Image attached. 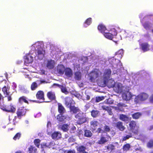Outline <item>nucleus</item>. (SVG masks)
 <instances>
[{
	"mask_svg": "<svg viewBox=\"0 0 153 153\" xmlns=\"http://www.w3.org/2000/svg\"><path fill=\"white\" fill-rule=\"evenodd\" d=\"M150 100L151 102H153V94L150 97Z\"/></svg>",
	"mask_w": 153,
	"mask_h": 153,
	"instance_id": "62",
	"label": "nucleus"
},
{
	"mask_svg": "<svg viewBox=\"0 0 153 153\" xmlns=\"http://www.w3.org/2000/svg\"><path fill=\"white\" fill-rule=\"evenodd\" d=\"M26 112V110L24 107H21L18 109L16 113L18 117L20 118L22 116L25 114Z\"/></svg>",
	"mask_w": 153,
	"mask_h": 153,
	"instance_id": "7",
	"label": "nucleus"
},
{
	"mask_svg": "<svg viewBox=\"0 0 153 153\" xmlns=\"http://www.w3.org/2000/svg\"><path fill=\"white\" fill-rule=\"evenodd\" d=\"M40 142L41 140L39 139H36L33 141L34 145L38 148L39 147Z\"/></svg>",
	"mask_w": 153,
	"mask_h": 153,
	"instance_id": "44",
	"label": "nucleus"
},
{
	"mask_svg": "<svg viewBox=\"0 0 153 153\" xmlns=\"http://www.w3.org/2000/svg\"><path fill=\"white\" fill-rule=\"evenodd\" d=\"M117 107H116V109L122 111L124 110L123 107L127 106V105L125 103L122 102L118 103L117 104Z\"/></svg>",
	"mask_w": 153,
	"mask_h": 153,
	"instance_id": "25",
	"label": "nucleus"
},
{
	"mask_svg": "<svg viewBox=\"0 0 153 153\" xmlns=\"http://www.w3.org/2000/svg\"><path fill=\"white\" fill-rule=\"evenodd\" d=\"M4 98V97H3L1 94L0 93V101H1V100H3Z\"/></svg>",
	"mask_w": 153,
	"mask_h": 153,
	"instance_id": "60",
	"label": "nucleus"
},
{
	"mask_svg": "<svg viewBox=\"0 0 153 153\" xmlns=\"http://www.w3.org/2000/svg\"><path fill=\"white\" fill-rule=\"evenodd\" d=\"M113 33H111L109 32L105 33H103V35L106 38L111 40H112L114 36L117 35V33L115 30H113Z\"/></svg>",
	"mask_w": 153,
	"mask_h": 153,
	"instance_id": "11",
	"label": "nucleus"
},
{
	"mask_svg": "<svg viewBox=\"0 0 153 153\" xmlns=\"http://www.w3.org/2000/svg\"><path fill=\"white\" fill-rule=\"evenodd\" d=\"M102 108L104 110L107 111L109 115H111L112 114L111 108L109 107L105 106V105L102 106Z\"/></svg>",
	"mask_w": 153,
	"mask_h": 153,
	"instance_id": "36",
	"label": "nucleus"
},
{
	"mask_svg": "<svg viewBox=\"0 0 153 153\" xmlns=\"http://www.w3.org/2000/svg\"><path fill=\"white\" fill-rule=\"evenodd\" d=\"M86 149V148L83 146H80L76 149L77 151L78 152H79L80 153L82 152V153L84 152Z\"/></svg>",
	"mask_w": 153,
	"mask_h": 153,
	"instance_id": "38",
	"label": "nucleus"
},
{
	"mask_svg": "<svg viewBox=\"0 0 153 153\" xmlns=\"http://www.w3.org/2000/svg\"><path fill=\"white\" fill-rule=\"evenodd\" d=\"M147 146L148 148L153 147V140H150L147 144Z\"/></svg>",
	"mask_w": 153,
	"mask_h": 153,
	"instance_id": "49",
	"label": "nucleus"
},
{
	"mask_svg": "<svg viewBox=\"0 0 153 153\" xmlns=\"http://www.w3.org/2000/svg\"><path fill=\"white\" fill-rule=\"evenodd\" d=\"M111 71L110 69H108L107 70H105V72L104 73V75L105 76V77H108L111 75Z\"/></svg>",
	"mask_w": 153,
	"mask_h": 153,
	"instance_id": "46",
	"label": "nucleus"
},
{
	"mask_svg": "<svg viewBox=\"0 0 153 153\" xmlns=\"http://www.w3.org/2000/svg\"><path fill=\"white\" fill-rule=\"evenodd\" d=\"M65 75L69 77H70L72 76L73 74L71 68H67L65 70Z\"/></svg>",
	"mask_w": 153,
	"mask_h": 153,
	"instance_id": "29",
	"label": "nucleus"
},
{
	"mask_svg": "<svg viewBox=\"0 0 153 153\" xmlns=\"http://www.w3.org/2000/svg\"><path fill=\"white\" fill-rule=\"evenodd\" d=\"M74 78L76 80H79L81 79V74L80 72L77 71L74 73Z\"/></svg>",
	"mask_w": 153,
	"mask_h": 153,
	"instance_id": "33",
	"label": "nucleus"
},
{
	"mask_svg": "<svg viewBox=\"0 0 153 153\" xmlns=\"http://www.w3.org/2000/svg\"><path fill=\"white\" fill-rule=\"evenodd\" d=\"M38 87L37 83L35 82H33L31 85V89L32 90H35Z\"/></svg>",
	"mask_w": 153,
	"mask_h": 153,
	"instance_id": "48",
	"label": "nucleus"
},
{
	"mask_svg": "<svg viewBox=\"0 0 153 153\" xmlns=\"http://www.w3.org/2000/svg\"><path fill=\"white\" fill-rule=\"evenodd\" d=\"M76 129V128L74 126L71 128V130H72L73 131H74Z\"/></svg>",
	"mask_w": 153,
	"mask_h": 153,
	"instance_id": "64",
	"label": "nucleus"
},
{
	"mask_svg": "<svg viewBox=\"0 0 153 153\" xmlns=\"http://www.w3.org/2000/svg\"><path fill=\"white\" fill-rule=\"evenodd\" d=\"M36 150V149L32 145L30 146L28 148V151L29 153H35Z\"/></svg>",
	"mask_w": 153,
	"mask_h": 153,
	"instance_id": "43",
	"label": "nucleus"
},
{
	"mask_svg": "<svg viewBox=\"0 0 153 153\" xmlns=\"http://www.w3.org/2000/svg\"><path fill=\"white\" fill-rule=\"evenodd\" d=\"M105 148L108 151H110L111 152L115 149V146L112 144H109L108 145L105 146Z\"/></svg>",
	"mask_w": 153,
	"mask_h": 153,
	"instance_id": "34",
	"label": "nucleus"
},
{
	"mask_svg": "<svg viewBox=\"0 0 153 153\" xmlns=\"http://www.w3.org/2000/svg\"><path fill=\"white\" fill-rule=\"evenodd\" d=\"M53 85H56L58 87H59V88H60V87H61V85H60L57 84V83H54Z\"/></svg>",
	"mask_w": 153,
	"mask_h": 153,
	"instance_id": "63",
	"label": "nucleus"
},
{
	"mask_svg": "<svg viewBox=\"0 0 153 153\" xmlns=\"http://www.w3.org/2000/svg\"><path fill=\"white\" fill-rule=\"evenodd\" d=\"M48 98L51 100H55L56 99V97L55 92L51 91H48L47 94Z\"/></svg>",
	"mask_w": 153,
	"mask_h": 153,
	"instance_id": "14",
	"label": "nucleus"
},
{
	"mask_svg": "<svg viewBox=\"0 0 153 153\" xmlns=\"http://www.w3.org/2000/svg\"><path fill=\"white\" fill-rule=\"evenodd\" d=\"M106 102L108 104H112L113 103V102L112 101L110 100L109 99H108L106 101Z\"/></svg>",
	"mask_w": 153,
	"mask_h": 153,
	"instance_id": "58",
	"label": "nucleus"
},
{
	"mask_svg": "<svg viewBox=\"0 0 153 153\" xmlns=\"http://www.w3.org/2000/svg\"><path fill=\"white\" fill-rule=\"evenodd\" d=\"M140 101H144L147 99L148 98V95L144 93H141L139 95Z\"/></svg>",
	"mask_w": 153,
	"mask_h": 153,
	"instance_id": "24",
	"label": "nucleus"
},
{
	"mask_svg": "<svg viewBox=\"0 0 153 153\" xmlns=\"http://www.w3.org/2000/svg\"><path fill=\"white\" fill-rule=\"evenodd\" d=\"M7 88H8L6 86H4L2 88V91L4 94L5 95V97H6L7 96L9 95L10 94V92L7 91Z\"/></svg>",
	"mask_w": 153,
	"mask_h": 153,
	"instance_id": "35",
	"label": "nucleus"
},
{
	"mask_svg": "<svg viewBox=\"0 0 153 153\" xmlns=\"http://www.w3.org/2000/svg\"><path fill=\"white\" fill-rule=\"evenodd\" d=\"M132 96L130 92L126 91L123 92L122 94V97L123 100L128 101L130 100Z\"/></svg>",
	"mask_w": 153,
	"mask_h": 153,
	"instance_id": "8",
	"label": "nucleus"
},
{
	"mask_svg": "<svg viewBox=\"0 0 153 153\" xmlns=\"http://www.w3.org/2000/svg\"><path fill=\"white\" fill-rule=\"evenodd\" d=\"M84 135L85 137H91L92 135L91 131L88 130H85L84 131Z\"/></svg>",
	"mask_w": 153,
	"mask_h": 153,
	"instance_id": "40",
	"label": "nucleus"
},
{
	"mask_svg": "<svg viewBox=\"0 0 153 153\" xmlns=\"http://www.w3.org/2000/svg\"><path fill=\"white\" fill-rule=\"evenodd\" d=\"M60 88L62 93L65 94H68L69 92L67 91V88L65 86L62 85L61 87H60Z\"/></svg>",
	"mask_w": 153,
	"mask_h": 153,
	"instance_id": "39",
	"label": "nucleus"
},
{
	"mask_svg": "<svg viewBox=\"0 0 153 153\" xmlns=\"http://www.w3.org/2000/svg\"><path fill=\"white\" fill-rule=\"evenodd\" d=\"M107 79V77H104L102 79L99 80L98 81V84L99 85L102 87L106 86Z\"/></svg>",
	"mask_w": 153,
	"mask_h": 153,
	"instance_id": "15",
	"label": "nucleus"
},
{
	"mask_svg": "<svg viewBox=\"0 0 153 153\" xmlns=\"http://www.w3.org/2000/svg\"><path fill=\"white\" fill-rule=\"evenodd\" d=\"M104 131L105 132H109L110 131L111 129L109 126L107 125H105L104 126Z\"/></svg>",
	"mask_w": 153,
	"mask_h": 153,
	"instance_id": "52",
	"label": "nucleus"
},
{
	"mask_svg": "<svg viewBox=\"0 0 153 153\" xmlns=\"http://www.w3.org/2000/svg\"><path fill=\"white\" fill-rule=\"evenodd\" d=\"M115 127L120 131H122L125 129V127L123 125V123L120 121H118L116 123Z\"/></svg>",
	"mask_w": 153,
	"mask_h": 153,
	"instance_id": "17",
	"label": "nucleus"
},
{
	"mask_svg": "<svg viewBox=\"0 0 153 153\" xmlns=\"http://www.w3.org/2000/svg\"><path fill=\"white\" fill-rule=\"evenodd\" d=\"M131 146L129 143H126L124 145L123 147V150L125 152L129 151L131 148Z\"/></svg>",
	"mask_w": 153,
	"mask_h": 153,
	"instance_id": "37",
	"label": "nucleus"
},
{
	"mask_svg": "<svg viewBox=\"0 0 153 153\" xmlns=\"http://www.w3.org/2000/svg\"><path fill=\"white\" fill-rule=\"evenodd\" d=\"M75 117L77 119L76 123L79 125L85 123L87 120V118L84 115L83 113H79L75 115Z\"/></svg>",
	"mask_w": 153,
	"mask_h": 153,
	"instance_id": "5",
	"label": "nucleus"
},
{
	"mask_svg": "<svg viewBox=\"0 0 153 153\" xmlns=\"http://www.w3.org/2000/svg\"><path fill=\"white\" fill-rule=\"evenodd\" d=\"M58 111L61 114H63L65 111L64 107L60 103L58 104Z\"/></svg>",
	"mask_w": 153,
	"mask_h": 153,
	"instance_id": "22",
	"label": "nucleus"
},
{
	"mask_svg": "<svg viewBox=\"0 0 153 153\" xmlns=\"http://www.w3.org/2000/svg\"><path fill=\"white\" fill-rule=\"evenodd\" d=\"M98 30L102 33H104L107 29L106 27L104 25L100 24L98 25L97 27Z\"/></svg>",
	"mask_w": 153,
	"mask_h": 153,
	"instance_id": "26",
	"label": "nucleus"
},
{
	"mask_svg": "<svg viewBox=\"0 0 153 153\" xmlns=\"http://www.w3.org/2000/svg\"><path fill=\"white\" fill-rule=\"evenodd\" d=\"M132 118L135 120H137L139 119L140 117L142 115V114L141 112H137L135 113L132 115Z\"/></svg>",
	"mask_w": 153,
	"mask_h": 153,
	"instance_id": "31",
	"label": "nucleus"
},
{
	"mask_svg": "<svg viewBox=\"0 0 153 153\" xmlns=\"http://www.w3.org/2000/svg\"><path fill=\"white\" fill-rule=\"evenodd\" d=\"M92 22V19L91 18H89L87 19L85 22V23L89 25H90Z\"/></svg>",
	"mask_w": 153,
	"mask_h": 153,
	"instance_id": "53",
	"label": "nucleus"
},
{
	"mask_svg": "<svg viewBox=\"0 0 153 153\" xmlns=\"http://www.w3.org/2000/svg\"><path fill=\"white\" fill-rule=\"evenodd\" d=\"M140 100L139 95L137 97H136L134 99V102L136 103H138Z\"/></svg>",
	"mask_w": 153,
	"mask_h": 153,
	"instance_id": "55",
	"label": "nucleus"
},
{
	"mask_svg": "<svg viewBox=\"0 0 153 153\" xmlns=\"http://www.w3.org/2000/svg\"><path fill=\"white\" fill-rule=\"evenodd\" d=\"M109 138H110V137L109 135L107 136V137L101 136L100 140L98 141L97 143L100 145L104 144L108 141Z\"/></svg>",
	"mask_w": 153,
	"mask_h": 153,
	"instance_id": "10",
	"label": "nucleus"
},
{
	"mask_svg": "<svg viewBox=\"0 0 153 153\" xmlns=\"http://www.w3.org/2000/svg\"><path fill=\"white\" fill-rule=\"evenodd\" d=\"M24 58V63L25 65L31 63L33 60V57L30 54H26Z\"/></svg>",
	"mask_w": 153,
	"mask_h": 153,
	"instance_id": "9",
	"label": "nucleus"
},
{
	"mask_svg": "<svg viewBox=\"0 0 153 153\" xmlns=\"http://www.w3.org/2000/svg\"><path fill=\"white\" fill-rule=\"evenodd\" d=\"M68 107L70 108V111L74 114H76L80 111L78 107H76L74 106L71 105Z\"/></svg>",
	"mask_w": 153,
	"mask_h": 153,
	"instance_id": "28",
	"label": "nucleus"
},
{
	"mask_svg": "<svg viewBox=\"0 0 153 153\" xmlns=\"http://www.w3.org/2000/svg\"><path fill=\"white\" fill-rule=\"evenodd\" d=\"M0 107L3 111L7 112L13 113L15 112L16 111V108L12 103H10L9 105H1Z\"/></svg>",
	"mask_w": 153,
	"mask_h": 153,
	"instance_id": "3",
	"label": "nucleus"
},
{
	"mask_svg": "<svg viewBox=\"0 0 153 153\" xmlns=\"http://www.w3.org/2000/svg\"><path fill=\"white\" fill-rule=\"evenodd\" d=\"M55 61L54 60L50 59L47 61L46 63V67L50 69H52L54 67Z\"/></svg>",
	"mask_w": 153,
	"mask_h": 153,
	"instance_id": "13",
	"label": "nucleus"
},
{
	"mask_svg": "<svg viewBox=\"0 0 153 153\" xmlns=\"http://www.w3.org/2000/svg\"><path fill=\"white\" fill-rule=\"evenodd\" d=\"M66 117L63 114H59L57 116V119L60 122H64Z\"/></svg>",
	"mask_w": 153,
	"mask_h": 153,
	"instance_id": "30",
	"label": "nucleus"
},
{
	"mask_svg": "<svg viewBox=\"0 0 153 153\" xmlns=\"http://www.w3.org/2000/svg\"><path fill=\"white\" fill-rule=\"evenodd\" d=\"M97 132L98 133H103L104 131L103 130L100 128H98Z\"/></svg>",
	"mask_w": 153,
	"mask_h": 153,
	"instance_id": "56",
	"label": "nucleus"
},
{
	"mask_svg": "<svg viewBox=\"0 0 153 153\" xmlns=\"http://www.w3.org/2000/svg\"><path fill=\"white\" fill-rule=\"evenodd\" d=\"M131 137H132V134L131 133H129L128 134L123 137L122 140L123 141H124Z\"/></svg>",
	"mask_w": 153,
	"mask_h": 153,
	"instance_id": "45",
	"label": "nucleus"
},
{
	"mask_svg": "<svg viewBox=\"0 0 153 153\" xmlns=\"http://www.w3.org/2000/svg\"><path fill=\"white\" fill-rule=\"evenodd\" d=\"M129 126V130L133 133L135 134H137L139 132V127L137 125L135 121L132 120L128 124Z\"/></svg>",
	"mask_w": 153,
	"mask_h": 153,
	"instance_id": "2",
	"label": "nucleus"
},
{
	"mask_svg": "<svg viewBox=\"0 0 153 153\" xmlns=\"http://www.w3.org/2000/svg\"><path fill=\"white\" fill-rule=\"evenodd\" d=\"M90 124L91 127L95 128L98 126L99 123L97 121L93 120L91 121Z\"/></svg>",
	"mask_w": 153,
	"mask_h": 153,
	"instance_id": "41",
	"label": "nucleus"
},
{
	"mask_svg": "<svg viewBox=\"0 0 153 153\" xmlns=\"http://www.w3.org/2000/svg\"><path fill=\"white\" fill-rule=\"evenodd\" d=\"M11 95H9L7 96V100L8 101H10L12 100V98L11 97Z\"/></svg>",
	"mask_w": 153,
	"mask_h": 153,
	"instance_id": "57",
	"label": "nucleus"
},
{
	"mask_svg": "<svg viewBox=\"0 0 153 153\" xmlns=\"http://www.w3.org/2000/svg\"><path fill=\"white\" fill-rule=\"evenodd\" d=\"M143 25L144 28L146 30L149 29V25L148 23L147 22L144 23V24H143Z\"/></svg>",
	"mask_w": 153,
	"mask_h": 153,
	"instance_id": "54",
	"label": "nucleus"
},
{
	"mask_svg": "<svg viewBox=\"0 0 153 153\" xmlns=\"http://www.w3.org/2000/svg\"><path fill=\"white\" fill-rule=\"evenodd\" d=\"M68 125L67 124H64L61 126V129L64 131L66 132L68 131Z\"/></svg>",
	"mask_w": 153,
	"mask_h": 153,
	"instance_id": "47",
	"label": "nucleus"
},
{
	"mask_svg": "<svg viewBox=\"0 0 153 153\" xmlns=\"http://www.w3.org/2000/svg\"><path fill=\"white\" fill-rule=\"evenodd\" d=\"M153 129V125H152L150 126L148 128V130L149 131Z\"/></svg>",
	"mask_w": 153,
	"mask_h": 153,
	"instance_id": "61",
	"label": "nucleus"
},
{
	"mask_svg": "<svg viewBox=\"0 0 153 153\" xmlns=\"http://www.w3.org/2000/svg\"><path fill=\"white\" fill-rule=\"evenodd\" d=\"M67 153H76L74 150H69L67 152Z\"/></svg>",
	"mask_w": 153,
	"mask_h": 153,
	"instance_id": "59",
	"label": "nucleus"
},
{
	"mask_svg": "<svg viewBox=\"0 0 153 153\" xmlns=\"http://www.w3.org/2000/svg\"><path fill=\"white\" fill-rule=\"evenodd\" d=\"M51 137L53 139L58 140L61 137V134L58 132L55 131L52 134Z\"/></svg>",
	"mask_w": 153,
	"mask_h": 153,
	"instance_id": "18",
	"label": "nucleus"
},
{
	"mask_svg": "<svg viewBox=\"0 0 153 153\" xmlns=\"http://www.w3.org/2000/svg\"><path fill=\"white\" fill-rule=\"evenodd\" d=\"M119 119L125 122L128 121L129 120V117L123 114H120Z\"/></svg>",
	"mask_w": 153,
	"mask_h": 153,
	"instance_id": "23",
	"label": "nucleus"
},
{
	"mask_svg": "<svg viewBox=\"0 0 153 153\" xmlns=\"http://www.w3.org/2000/svg\"><path fill=\"white\" fill-rule=\"evenodd\" d=\"M123 86L122 84L118 83L115 84L114 87V90L116 93L119 94L121 93L123 91Z\"/></svg>",
	"mask_w": 153,
	"mask_h": 153,
	"instance_id": "6",
	"label": "nucleus"
},
{
	"mask_svg": "<svg viewBox=\"0 0 153 153\" xmlns=\"http://www.w3.org/2000/svg\"><path fill=\"white\" fill-rule=\"evenodd\" d=\"M18 102L20 104H22L24 102V103L28 104V102L27 100V98L24 96H22L20 97L18 99Z\"/></svg>",
	"mask_w": 153,
	"mask_h": 153,
	"instance_id": "27",
	"label": "nucleus"
},
{
	"mask_svg": "<svg viewBox=\"0 0 153 153\" xmlns=\"http://www.w3.org/2000/svg\"><path fill=\"white\" fill-rule=\"evenodd\" d=\"M140 46L142 50L144 52L147 51L149 50L150 45L147 43H143Z\"/></svg>",
	"mask_w": 153,
	"mask_h": 153,
	"instance_id": "16",
	"label": "nucleus"
},
{
	"mask_svg": "<svg viewBox=\"0 0 153 153\" xmlns=\"http://www.w3.org/2000/svg\"><path fill=\"white\" fill-rule=\"evenodd\" d=\"M123 49H121L116 53L115 55H118V56L121 58L123 56Z\"/></svg>",
	"mask_w": 153,
	"mask_h": 153,
	"instance_id": "42",
	"label": "nucleus"
},
{
	"mask_svg": "<svg viewBox=\"0 0 153 153\" xmlns=\"http://www.w3.org/2000/svg\"><path fill=\"white\" fill-rule=\"evenodd\" d=\"M100 74L101 73L98 69H95L92 71L90 73L89 76L90 82H95L96 79L99 76Z\"/></svg>",
	"mask_w": 153,
	"mask_h": 153,
	"instance_id": "4",
	"label": "nucleus"
},
{
	"mask_svg": "<svg viewBox=\"0 0 153 153\" xmlns=\"http://www.w3.org/2000/svg\"><path fill=\"white\" fill-rule=\"evenodd\" d=\"M100 114V111L97 110H93L91 111V115L92 117L95 118L98 117Z\"/></svg>",
	"mask_w": 153,
	"mask_h": 153,
	"instance_id": "32",
	"label": "nucleus"
},
{
	"mask_svg": "<svg viewBox=\"0 0 153 153\" xmlns=\"http://www.w3.org/2000/svg\"><path fill=\"white\" fill-rule=\"evenodd\" d=\"M65 68L63 65H60L58 66L57 68V71L58 73L62 75L64 74Z\"/></svg>",
	"mask_w": 153,
	"mask_h": 153,
	"instance_id": "21",
	"label": "nucleus"
},
{
	"mask_svg": "<svg viewBox=\"0 0 153 153\" xmlns=\"http://www.w3.org/2000/svg\"><path fill=\"white\" fill-rule=\"evenodd\" d=\"M106 84V86H107L109 88H114L115 85V83L113 80L108 79L107 78Z\"/></svg>",
	"mask_w": 153,
	"mask_h": 153,
	"instance_id": "20",
	"label": "nucleus"
},
{
	"mask_svg": "<svg viewBox=\"0 0 153 153\" xmlns=\"http://www.w3.org/2000/svg\"><path fill=\"white\" fill-rule=\"evenodd\" d=\"M104 99V97L103 96H99L96 97V98L95 102H98Z\"/></svg>",
	"mask_w": 153,
	"mask_h": 153,
	"instance_id": "51",
	"label": "nucleus"
},
{
	"mask_svg": "<svg viewBox=\"0 0 153 153\" xmlns=\"http://www.w3.org/2000/svg\"><path fill=\"white\" fill-rule=\"evenodd\" d=\"M32 49L36 50V56L38 59L41 60L44 57L45 51L41 47V44L39 42H36L31 46Z\"/></svg>",
	"mask_w": 153,
	"mask_h": 153,
	"instance_id": "1",
	"label": "nucleus"
},
{
	"mask_svg": "<svg viewBox=\"0 0 153 153\" xmlns=\"http://www.w3.org/2000/svg\"><path fill=\"white\" fill-rule=\"evenodd\" d=\"M21 134L20 133H17L14 136L13 139L15 140H19L21 137Z\"/></svg>",
	"mask_w": 153,
	"mask_h": 153,
	"instance_id": "50",
	"label": "nucleus"
},
{
	"mask_svg": "<svg viewBox=\"0 0 153 153\" xmlns=\"http://www.w3.org/2000/svg\"><path fill=\"white\" fill-rule=\"evenodd\" d=\"M44 93L42 91H38L36 94V97L37 99L44 100Z\"/></svg>",
	"mask_w": 153,
	"mask_h": 153,
	"instance_id": "19",
	"label": "nucleus"
},
{
	"mask_svg": "<svg viewBox=\"0 0 153 153\" xmlns=\"http://www.w3.org/2000/svg\"><path fill=\"white\" fill-rule=\"evenodd\" d=\"M65 104L66 106L68 107L72 105L74 102L72 98L70 97H67L65 99Z\"/></svg>",
	"mask_w": 153,
	"mask_h": 153,
	"instance_id": "12",
	"label": "nucleus"
}]
</instances>
